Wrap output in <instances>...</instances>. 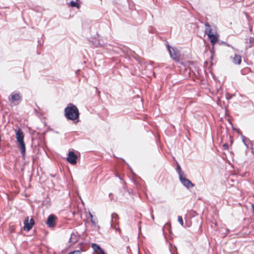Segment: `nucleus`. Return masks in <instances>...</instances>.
Segmentation results:
<instances>
[{"instance_id":"f257e3e1","label":"nucleus","mask_w":254,"mask_h":254,"mask_svg":"<svg viewBox=\"0 0 254 254\" xmlns=\"http://www.w3.org/2000/svg\"><path fill=\"white\" fill-rule=\"evenodd\" d=\"M205 25V34H207L208 39L212 45H214L217 42L219 38V35L217 33V27L213 24H209L206 22Z\"/></svg>"},{"instance_id":"f03ea898","label":"nucleus","mask_w":254,"mask_h":254,"mask_svg":"<svg viewBox=\"0 0 254 254\" xmlns=\"http://www.w3.org/2000/svg\"><path fill=\"white\" fill-rule=\"evenodd\" d=\"M64 116L68 120L74 121L78 120L79 117V112L77 107L69 103L64 109Z\"/></svg>"},{"instance_id":"7ed1b4c3","label":"nucleus","mask_w":254,"mask_h":254,"mask_svg":"<svg viewBox=\"0 0 254 254\" xmlns=\"http://www.w3.org/2000/svg\"><path fill=\"white\" fill-rule=\"evenodd\" d=\"M15 135L17 141L20 145L19 148L21 153L22 155V157L24 158L26 153L25 144L24 141V135L22 131L19 128L18 129H15Z\"/></svg>"},{"instance_id":"20e7f679","label":"nucleus","mask_w":254,"mask_h":254,"mask_svg":"<svg viewBox=\"0 0 254 254\" xmlns=\"http://www.w3.org/2000/svg\"><path fill=\"white\" fill-rule=\"evenodd\" d=\"M170 55L175 61L179 62L180 53V51L176 48L171 47L169 44L166 45Z\"/></svg>"},{"instance_id":"39448f33","label":"nucleus","mask_w":254,"mask_h":254,"mask_svg":"<svg viewBox=\"0 0 254 254\" xmlns=\"http://www.w3.org/2000/svg\"><path fill=\"white\" fill-rule=\"evenodd\" d=\"M179 179L182 184L188 189L192 188L194 186L190 180L186 178L185 174L183 176L180 175Z\"/></svg>"},{"instance_id":"423d86ee","label":"nucleus","mask_w":254,"mask_h":254,"mask_svg":"<svg viewBox=\"0 0 254 254\" xmlns=\"http://www.w3.org/2000/svg\"><path fill=\"white\" fill-rule=\"evenodd\" d=\"M34 224V220L33 218H31L29 222V217H27L24 221V229L26 231H30Z\"/></svg>"},{"instance_id":"0eeeda50","label":"nucleus","mask_w":254,"mask_h":254,"mask_svg":"<svg viewBox=\"0 0 254 254\" xmlns=\"http://www.w3.org/2000/svg\"><path fill=\"white\" fill-rule=\"evenodd\" d=\"M57 217L54 214L50 215L46 221V224L49 227H53L56 225V220Z\"/></svg>"},{"instance_id":"6e6552de","label":"nucleus","mask_w":254,"mask_h":254,"mask_svg":"<svg viewBox=\"0 0 254 254\" xmlns=\"http://www.w3.org/2000/svg\"><path fill=\"white\" fill-rule=\"evenodd\" d=\"M77 156L72 151H70L68 153V157H67V161L72 165H74L76 163Z\"/></svg>"},{"instance_id":"1a4fd4ad","label":"nucleus","mask_w":254,"mask_h":254,"mask_svg":"<svg viewBox=\"0 0 254 254\" xmlns=\"http://www.w3.org/2000/svg\"><path fill=\"white\" fill-rule=\"evenodd\" d=\"M89 41L96 47L102 46L104 44L103 41L99 39V36L98 35H97V37L91 38Z\"/></svg>"},{"instance_id":"9d476101","label":"nucleus","mask_w":254,"mask_h":254,"mask_svg":"<svg viewBox=\"0 0 254 254\" xmlns=\"http://www.w3.org/2000/svg\"><path fill=\"white\" fill-rule=\"evenodd\" d=\"M118 215L115 213H112L111 215V226L115 229H117L118 228L117 225L118 224Z\"/></svg>"},{"instance_id":"9b49d317","label":"nucleus","mask_w":254,"mask_h":254,"mask_svg":"<svg viewBox=\"0 0 254 254\" xmlns=\"http://www.w3.org/2000/svg\"><path fill=\"white\" fill-rule=\"evenodd\" d=\"M231 59L235 64H240L242 61L241 56L238 54H235L234 56H231Z\"/></svg>"},{"instance_id":"f8f14e48","label":"nucleus","mask_w":254,"mask_h":254,"mask_svg":"<svg viewBox=\"0 0 254 254\" xmlns=\"http://www.w3.org/2000/svg\"><path fill=\"white\" fill-rule=\"evenodd\" d=\"M241 138L243 143L247 147V148L249 147L250 144H251V141L250 139L243 134H241Z\"/></svg>"},{"instance_id":"ddd939ff","label":"nucleus","mask_w":254,"mask_h":254,"mask_svg":"<svg viewBox=\"0 0 254 254\" xmlns=\"http://www.w3.org/2000/svg\"><path fill=\"white\" fill-rule=\"evenodd\" d=\"M246 43L248 45L246 46V48H249L251 47L254 46V37H250L246 39Z\"/></svg>"},{"instance_id":"4468645a","label":"nucleus","mask_w":254,"mask_h":254,"mask_svg":"<svg viewBox=\"0 0 254 254\" xmlns=\"http://www.w3.org/2000/svg\"><path fill=\"white\" fill-rule=\"evenodd\" d=\"M21 98L20 95L19 94L16 93L14 94L11 95V102H13L14 101H19Z\"/></svg>"},{"instance_id":"2eb2a0df","label":"nucleus","mask_w":254,"mask_h":254,"mask_svg":"<svg viewBox=\"0 0 254 254\" xmlns=\"http://www.w3.org/2000/svg\"><path fill=\"white\" fill-rule=\"evenodd\" d=\"M77 241V238L76 237V235L74 233H72L71 234L70 238L69 239V242L71 244H74Z\"/></svg>"},{"instance_id":"dca6fc26","label":"nucleus","mask_w":254,"mask_h":254,"mask_svg":"<svg viewBox=\"0 0 254 254\" xmlns=\"http://www.w3.org/2000/svg\"><path fill=\"white\" fill-rule=\"evenodd\" d=\"M92 248L96 253L101 248L99 245L96 244H92Z\"/></svg>"},{"instance_id":"f3484780","label":"nucleus","mask_w":254,"mask_h":254,"mask_svg":"<svg viewBox=\"0 0 254 254\" xmlns=\"http://www.w3.org/2000/svg\"><path fill=\"white\" fill-rule=\"evenodd\" d=\"M176 170L179 174V177H180V175L183 176L185 175L184 172L182 171L181 168L179 164L177 165Z\"/></svg>"},{"instance_id":"a211bd4d","label":"nucleus","mask_w":254,"mask_h":254,"mask_svg":"<svg viewBox=\"0 0 254 254\" xmlns=\"http://www.w3.org/2000/svg\"><path fill=\"white\" fill-rule=\"evenodd\" d=\"M70 5L72 7H76L77 8H79L80 7L79 4L77 3L76 1H74L73 0L70 1Z\"/></svg>"},{"instance_id":"6ab92c4d","label":"nucleus","mask_w":254,"mask_h":254,"mask_svg":"<svg viewBox=\"0 0 254 254\" xmlns=\"http://www.w3.org/2000/svg\"><path fill=\"white\" fill-rule=\"evenodd\" d=\"M91 221L94 226H96L98 223V220L97 218H93L91 220Z\"/></svg>"},{"instance_id":"aec40b11","label":"nucleus","mask_w":254,"mask_h":254,"mask_svg":"<svg viewBox=\"0 0 254 254\" xmlns=\"http://www.w3.org/2000/svg\"><path fill=\"white\" fill-rule=\"evenodd\" d=\"M178 221L179 222V223L181 225V226H183L184 223L182 216H179L178 217Z\"/></svg>"},{"instance_id":"412c9836","label":"nucleus","mask_w":254,"mask_h":254,"mask_svg":"<svg viewBox=\"0 0 254 254\" xmlns=\"http://www.w3.org/2000/svg\"><path fill=\"white\" fill-rule=\"evenodd\" d=\"M68 254H81V252L79 250H75L73 252H70Z\"/></svg>"},{"instance_id":"4be33fe9","label":"nucleus","mask_w":254,"mask_h":254,"mask_svg":"<svg viewBox=\"0 0 254 254\" xmlns=\"http://www.w3.org/2000/svg\"><path fill=\"white\" fill-rule=\"evenodd\" d=\"M98 254H106L104 250L101 248L98 252H97Z\"/></svg>"},{"instance_id":"5701e85b","label":"nucleus","mask_w":254,"mask_h":254,"mask_svg":"<svg viewBox=\"0 0 254 254\" xmlns=\"http://www.w3.org/2000/svg\"><path fill=\"white\" fill-rule=\"evenodd\" d=\"M235 130H236V131H237V132L238 133V134L239 135H240L241 136V134H243L239 130V129H235Z\"/></svg>"},{"instance_id":"b1692460","label":"nucleus","mask_w":254,"mask_h":254,"mask_svg":"<svg viewBox=\"0 0 254 254\" xmlns=\"http://www.w3.org/2000/svg\"><path fill=\"white\" fill-rule=\"evenodd\" d=\"M89 216H90V217L91 218V220L93 218V215H92V214L90 212H89Z\"/></svg>"},{"instance_id":"393cba45","label":"nucleus","mask_w":254,"mask_h":254,"mask_svg":"<svg viewBox=\"0 0 254 254\" xmlns=\"http://www.w3.org/2000/svg\"><path fill=\"white\" fill-rule=\"evenodd\" d=\"M224 148H228V145H226V144H224Z\"/></svg>"},{"instance_id":"a878e982","label":"nucleus","mask_w":254,"mask_h":254,"mask_svg":"<svg viewBox=\"0 0 254 254\" xmlns=\"http://www.w3.org/2000/svg\"><path fill=\"white\" fill-rule=\"evenodd\" d=\"M252 208H253V212L254 213V204H252Z\"/></svg>"},{"instance_id":"bb28decb","label":"nucleus","mask_w":254,"mask_h":254,"mask_svg":"<svg viewBox=\"0 0 254 254\" xmlns=\"http://www.w3.org/2000/svg\"><path fill=\"white\" fill-rule=\"evenodd\" d=\"M79 71H80V70H79V69L77 70L76 71V72H75V73L77 74L78 73V72H79Z\"/></svg>"},{"instance_id":"cd10ccee","label":"nucleus","mask_w":254,"mask_h":254,"mask_svg":"<svg viewBox=\"0 0 254 254\" xmlns=\"http://www.w3.org/2000/svg\"><path fill=\"white\" fill-rule=\"evenodd\" d=\"M151 218H152V219L153 220H154V215H151Z\"/></svg>"},{"instance_id":"c85d7f7f","label":"nucleus","mask_w":254,"mask_h":254,"mask_svg":"<svg viewBox=\"0 0 254 254\" xmlns=\"http://www.w3.org/2000/svg\"><path fill=\"white\" fill-rule=\"evenodd\" d=\"M117 177H119L120 179H121V177H120L118 175H116Z\"/></svg>"},{"instance_id":"c756f323","label":"nucleus","mask_w":254,"mask_h":254,"mask_svg":"<svg viewBox=\"0 0 254 254\" xmlns=\"http://www.w3.org/2000/svg\"><path fill=\"white\" fill-rule=\"evenodd\" d=\"M227 46L228 47H231L229 44H227Z\"/></svg>"},{"instance_id":"7c9ffc66","label":"nucleus","mask_w":254,"mask_h":254,"mask_svg":"<svg viewBox=\"0 0 254 254\" xmlns=\"http://www.w3.org/2000/svg\"><path fill=\"white\" fill-rule=\"evenodd\" d=\"M226 231H227V233H228V232H229V229H227V230H226Z\"/></svg>"},{"instance_id":"2f4dec72","label":"nucleus","mask_w":254,"mask_h":254,"mask_svg":"<svg viewBox=\"0 0 254 254\" xmlns=\"http://www.w3.org/2000/svg\"><path fill=\"white\" fill-rule=\"evenodd\" d=\"M170 252H171V254H174L171 251H170Z\"/></svg>"}]
</instances>
